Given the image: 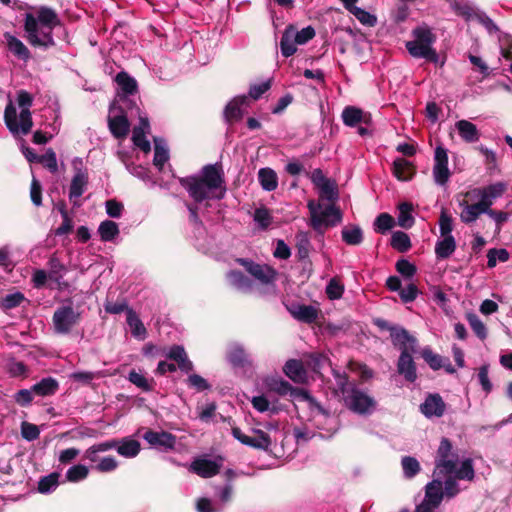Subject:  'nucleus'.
<instances>
[{"mask_svg": "<svg viewBox=\"0 0 512 512\" xmlns=\"http://www.w3.org/2000/svg\"><path fill=\"white\" fill-rule=\"evenodd\" d=\"M59 25L60 19L57 13L52 8L41 6L35 13L25 14V37L33 47L54 46L53 30Z\"/></svg>", "mask_w": 512, "mask_h": 512, "instance_id": "nucleus-1", "label": "nucleus"}, {"mask_svg": "<svg viewBox=\"0 0 512 512\" xmlns=\"http://www.w3.org/2000/svg\"><path fill=\"white\" fill-rule=\"evenodd\" d=\"M221 162L215 164L205 165L200 175L188 176L181 179V185L188 191L190 197L197 203L208 199L209 193L219 188L223 189L221 195L217 196L222 198L225 192L224 175Z\"/></svg>", "mask_w": 512, "mask_h": 512, "instance_id": "nucleus-2", "label": "nucleus"}, {"mask_svg": "<svg viewBox=\"0 0 512 512\" xmlns=\"http://www.w3.org/2000/svg\"><path fill=\"white\" fill-rule=\"evenodd\" d=\"M33 96L26 90L17 91V111L16 105L9 100L4 110V122L9 132L15 136H26L33 128L32 113L30 111L33 105Z\"/></svg>", "mask_w": 512, "mask_h": 512, "instance_id": "nucleus-3", "label": "nucleus"}, {"mask_svg": "<svg viewBox=\"0 0 512 512\" xmlns=\"http://www.w3.org/2000/svg\"><path fill=\"white\" fill-rule=\"evenodd\" d=\"M307 208L310 213V226L321 235L325 233L327 228L335 227L341 223L343 218L340 208L335 204H329L324 210L319 211L321 204L310 200L307 203Z\"/></svg>", "mask_w": 512, "mask_h": 512, "instance_id": "nucleus-4", "label": "nucleus"}, {"mask_svg": "<svg viewBox=\"0 0 512 512\" xmlns=\"http://www.w3.org/2000/svg\"><path fill=\"white\" fill-rule=\"evenodd\" d=\"M268 389L275 392L279 396L289 395L292 399L305 401L309 404L311 409L317 410L319 414L327 415L324 407L313 397L308 390L294 387L288 381L281 378H272L267 382Z\"/></svg>", "mask_w": 512, "mask_h": 512, "instance_id": "nucleus-5", "label": "nucleus"}, {"mask_svg": "<svg viewBox=\"0 0 512 512\" xmlns=\"http://www.w3.org/2000/svg\"><path fill=\"white\" fill-rule=\"evenodd\" d=\"M413 41L406 43L408 52L416 58H424L429 62H437L438 55L435 49L431 47L435 41V35L428 28H417L414 30Z\"/></svg>", "mask_w": 512, "mask_h": 512, "instance_id": "nucleus-6", "label": "nucleus"}, {"mask_svg": "<svg viewBox=\"0 0 512 512\" xmlns=\"http://www.w3.org/2000/svg\"><path fill=\"white\" fill-rule=\"evenodd\" d=\"M458 460L459 457L453 450L452 442L443 437L436 452L434 473L441 476L453 474Z\"/></svg>", "mask_w": 512, "mask_h": 512, "instance_id": "nucleus-7", "label": "nucleus"}, {"mask_svg": "<svg viewBox=\"0 0 512 512\" xmlns=\"http://www.w3.org/2000/svg\"><path fill=\"white\" fill-rule=\"evenodd\" d=\"M68 302L69 305H62L53 313L52 322L57 334H69L81 321V313L73 308L70 300Z\"/></svg>", "mask_w": 512, "mask_h": 512, "instance_id": "nucleus-8", "label": "nucleus"}, {"mask_svg": "<svg viewBox=\"0 0 512 512\" xmlns=\"http://www.w3.org/2000/svg\"><path fill=\"white\" fill-rule=\"evenodd\" d=\"M345 406L359 415L371 414L376 407V401L367 393L352 386L348 395L344 397Z\"/></svg>", "mask_w": 512, "mask_h": 512, "instance_id": "nucleus-9", "label": "nucleus"}, {"mask_svg": "<svg viewBox=\"0 0 512 512\" xmlns=\"http://www.w3.org/2000/svg\"><path fill=\"white\" fill-rule=\"evenodd\" d=\"M505 191L506 184H504L503 182H497L485 187L474 188L468 191L465 194V196L471 200L479 198L478 203L486 212L489 209H491V206L493 205L494 201L500 198Z\"/></svg>", "mask_w": 512, "mask_h": 512, "instance_id": "nucleus-10", "label": "nucleus"}, {"mask_svg": "<svg viewBox=\"0 0 512 512\" xmlns=\"http://www.w3.org/2000/svg\"><path fill=\"white\" fill-rule=\"evenodd\" d=\"M231 433L235 439H237L241 444L246 445L248 447L263 450L265 452L271 451L272 439L263 430L255 429V436H247L245 435L239 427H232Z\"/></svg>", "mask_w": 512, "mask_h": 512, "instance_id": "nucleus-11", "label": "nucleus"}, {"mask_svg": "<svg viewBox=\"0 0 512 512\" xmlns=\"http://www.w3.org/2000/svg\"><path fill=\"white\" fill-rule=\"evenodd\" d=\"M236 262L262 284H272L276 280L277 271L271 266L261 265L247 258H237Z\"/></svg>", "mask_w": 512, "mask_h": 512, "instance_id": "nucleus-12", "label": "nucleus"}, {"mask_svg": "<svg viewBox=\"0 0 512 512\" xmlns=\"http://www.w3.org/2000/svg\"><path fill=\"white\" fill-rule=\"evenodd\" d=\"M143 438L152 447L161 451L172 450L176 445V436L167 431L158 432L152 429H148L143 434Z\"/></svg>", "mask_w": 512, "mask_h": 512, "instance_id": "nucleus-13", "label": "nucleus"}, {"mask_svg": "<svg viewBox=\"0 0 512 512\" xmlns=\"http://www.w3.org/2000/svg\"><path fill=\"white\" fill-rule=\"evenodd\" d=\"M117 110L118 114L108 116V128L115 139L124 140L130 132V122L122 107Z\"/></svg>", "mask_w": 512, "mask_h": 512, "instance_id": "nucleus-14", "label": "nucleus"}, {"mask_svg": "<svg viewBox=\"0 0 512 512\" xmlns=\"http://www.w3.org/2000/svg\"><path fill=\"white\" fill-rule=\"evenodd\" d=\"M75 175L73 176L69 188V199L73 201L75 207H80L81 203L76 199L81 197L88 185V173L86 170L75 167Z\"/></svg>", "mask_w": 512, "mask_h": 512, "instance_id": "nucleus-15", "label": "nucleus"}, {"mask_svg": "<svg viewBox=\"0 0 512 512\" xmlns=\"http://www.w3.org/2000/svg\"><path fill=\"white\" fill-rule=\"evenodd\" d=\"M341 117L343 123L348 127H356L360 124L370 125L372 122L371 114L356 106H346Z\"/></svg>", "mask_w": 512, "mask_h": 512, "instance_id": "nucleus-16", "label": "nucleus"}, {"mask_svg": "<svg viewBox=\"0 0 512 512\" xmlns=\"http://www.w3.org/2000/svg\"><path fill=\"white\" fill-rule=\"evenodd\" d=\"M115 82L121 90V92L118 93L119 101L124 104L130 103L129 96L135 95L138 92L136 80L127 72L121 71L116 75Z\"/></svg>", "mask_w": 512, "mask_h": 512, "instance_id": "nucleus-17", "label": "nucleus"}, {"mask_svg": "<svg viewBox=\"0 0 512 512\" xmlns=\"http://www.w3.org/2000/svg\"><path fill=\"white\" fill-rule=\"evenodd\" d=\"M446 410V404L442 397L435 393L429 394L420 405V411L428 418L442 417Z\"/></svg>", "mask_w": 512, "mask_h": 512, "instance_id": "nucleus-18", "label": "nucleus"}, {"mask_svg": "<svg viewBox=\"0 0 512 512\" xmlns=\"http://www.w3.org/2000/svg\"><path fill=\"white\" fill-rule=\"evenodd\" d=\"M149 130L150 124L146 117H140L139 124L132 130L133 144L145 154L149 153L151 150L150 142L146 138V134L149 133Z\"/></svg>", "mask_w": 512, "mask_h": 512, "instance_id": "nucleus-19", "label": "nucleus"}, {"mask_svg": "<svg viewBox=\"0 0 512 512\" xmlns=\"http://www.w3.org/2000/svg\"><path fill=\"white\" fill-rule=\"evenodd\" d=\"M412 353V351H408V349L404 348L397 363L398 373L402 375L406 381L411 383L417 379L416 365L412 358Z\"/></svg>", "mask_w": 512, "mask_h": 512, "instance_id": "nucleus-20", "label": "nucleus"}, {"mask_svg": "<svg viewBox=\"0 0 512 512\" xmlns=\"http://www.w3.org/2000/svg\"><path fill=\"white\" fill-rule=\"evenodd\" d=\"M244 105H247L246 96H237L226 105L223 115L227 124L233 125L243 118Z\"/></svg>", "mask_w": 512, "mask_h": 512, "instance_id": "nucleus-21", "label": "nucleus"}, {"mask_svg": "<svg viewBox=\"0 0 512 512\" xmlns=\"http://www.w3.org/2000/svg\"><path fill=\"white\" fill-rule=\"evenodd\" d=\"M283 371L295 383L303 384L307 381V371L301 360L289 359L285 363Z\"/></svg>", "mask_w": 512, "mask_h": 512, "instance_id": "nucleus-22", "label": "nucleus"}, {"mask_svg": "<svg viewBox=\"0 0 512 512\" xmlns=\"http://www.w3.org/2000/svg\"><path fill=\"white\" fill-rule=\"evenodd\" d=\"M443 483L441 480L434 479L426 485L425 498L422 503H427L433 508H437L443 500Z\"/></svg>", "mask_w": 512, "mask_h": 512, "instance_id": "nucleus-23", "label": "nucleus"}, {"mask_svg": "<svg viewBox=\"0 0 512 512\" xmlns=\"http://www.w3.org/2000/svg\"><path fill=\"white\" fill-rule=\"evenodd\" d=\"M390 336L393 344L395 346L398 345L401 352L404 348L408 349V351L415 352L417 340L414 336L410 335L406 329L395 327Z\"/></svg>", "mask_w": 512, "mask_h": 512, "instance_id": "nucleus-24", "label": "nucleus"}, {"mask_svg": "<svg viewBox=\"0 0 512 512\" xmlns=\"http://www.w3.org/2000/svg\"><path fill=\"white\" fill-rule=\"evenodd\" d=\"M167 358L177 363L178 368L185 373L194 369L193 363L189 360L183 346L173 345L167 353Z\"/></svg>", "mask_w": 512, "mask_h": 512, "instance_id": "nucleus-25", "label": "nucleus"}, {"mask_svg": "<svg viewBox=\"0 0 512 512\" xmlns=\"http://www.w3.org/2000/svg\"><path fill=\"white\" fill-rule=\"evenodd\" d=\"M191 467L200 477L210 478L220 472L221 465L209 459H196Z\"/></svg>", "mask_w": 512, "mask_h": 512, "instance_id": "nucleus-26", "label": "nucleus"}, {"mask_svg": "<svg viewBox=\"0 0 512 512\" xmlns=\"http://www.w3.org/2000/svg\"><path fill=\"white\" fill-rule=\"evenodd\" d=\"M290 313L295 319L312 324L318 319L319 310L312 305L299 304L290 309Z\"/></svg>", "mask_w": 512, "mask_h": 512, "instance_id": "nucleus-27", "label": "nucleus"}, {"mask_svg": "<svg viewBox=\"0 0 512 512\" xmlns=\"http://www.w3.org/2000/svg\"><path fill=\"white\" fill-rule=\"evenodd\" d=\"M4 37L7 42V47L9 51L18 59L23 61H28L31 57L30 50L26 47V45L19 40L17 37L13 36L10 33H5Z\"/></svg>", "mask_w": 512, "mask_h": 512, "instance_id": "nucleus-28", "label": "nucleus"}, {"mask_svg": "<svg viewBox=\"0 0 512 512\" xmlns=\"http://www.w3.org/2000/svg\"><path fill=\"white\" fill-rule=\"evenodd\" d=\"M229 284L241 292H249L252 289V280L240 270H230L226 273Z\"/></svg>", "mask_w": 512, "mask_h": 512, "instance_id": "nucleus-29", "label": "nucleus"}, {"mask_svg": "<svg viewBox=\"0 0 512 512\" xmlns=\"http://www.w3.org/2000/svg\"><path fill=\"white\" fill-rule=\"evenodd\" d=\"M116 450L119 455L125 458H133L139 454L141 445L139 441L131 437H123L118 439V446H116Z\"/></svg>", "mask_w": 512, "mask_h": 512, "instance_id": "nucleus-30", "label": "nucleus"}, {"mask_svg": "<svg viewBox=\"0 0 512 512\" xmlns=\"http://www.w3.org/2000/svg\"><path fill=\"white\" fill-rule=\"evenodd\" d=\"M167 162H151L155 169L159 172H162L165 168ZM126 168L132 174H135L139 178L148 179L150 178V170L148 165L150 162H145V165L142 163L137 164L136 162H125Z\"/></svg>", "mask_w": 512, "mask_h": 512, "instance_id": "nucleus-31", "label": "nucleus"}, {"mask_svg": "<svg viewBox=\"0 0 512 512\" xmlns=\"http://www.w3.org/2000/svg\"><path fill=\"white\" fill-rule=\"evenodd\" d=\"M49 270V279L57 283L59 287H68L67 282H61L63 278V274L67 271L65 265L60 261L58 257L52 255L48 260Z\"/></svg>", "mask_w": 512, "mask_h": 512, "instance_id": "nucleus-32", "label": "nucleus"}, {"mask_svg": "<svg viewBox=\"0 0 512 512\" xmlns=\"http://www.w3.org/2000/svg\"><path fill=\"white\" fill-rule=\"evenodd\" d=\"M460 137L468 142L473 143L479 140L480 134L475 124L468 120H459L455 124Z\"/></svg>", "mask_w": 512, "mask_h": 512, "instance_id": "nucleus-33", "label": "nucleus"}, {"mask_svg": "<svg viewBox=\"0 0 512 512\" xmlns=\"http://www.w3.org/2000/svg\"><path fill=\"white\" fill-rule=\"evenodd\" d=\"M391 171L400 181H409L416 173L414 162H392Z\"/></svg>", "mask_w": 512, "mask_h": 512, "instance_id": "nucleus-34", "label": "nucleus"}, {"mask_svg": "<svg viewBox=\"0 0 512 512\" xmlns=\"http://www.w3.org/2000/svg\"><path fill=\"white\" fill-rule=\"evenodd\" d=\"M59 389V383L55 378L46 377L32 386L34 394L42 397L54 395Z\"/></svg>", "mask_w": 512, "mask_h": 512, "instance_id": "nucleus-35", "label": "nucleus"}, {"mask_svg": "<svg viewBox=\"0 0 512 512\" xmlns=\"http://www.w3.org/2000/svg\"><path fill=\"white\" fill-rule=\"evenodd\" d=\"M296 45H298V43L296 42V40H294L293 26L289 25L284 30L280 41L282 55L284 57H290L294 55L297 51Z\"/></svg>", "mask_w": 512, "mask_h": 512, "instance_id": "nucleus-36", "label": "nucleus"}, {"mask_svg": "<svg viewBox=\"0 0 512 512\" xmlns=\"http://www.w3.org/2000/svg\"><path fill=\"white\" fill-rule=\"evenodd\" d=\"M456 250V241L453 236H445L438 240L435 245V254L437 259H447Z\"/></svg>", "mask_w": 512, "mask_h": 512, "instance_id": "nucleus-37", "label": "nucleus"}, {"mask_svg": "<svg viewBox=\"0 0 512 512\" xmlns=\"http://www.w3.org/2000/svg\"><path fill=\"white\" fill-rule=\"evenodd\" d=\"M342 240L351 246L360 245L363 242V231L358 225H348L341 231Z\"/></svg>", "mask_w": 512, "mask_h": 512, "instance_id": "nucleus-38", "label": "nucleus"}, {"mask_svg": "<svg viewBox=\"0 0 512 512\" xmlns=\"http://www.w3.org/2000/svg\"><path fill=\"white\" fill-rule=\"evenodd\" d=\"M461 205L464 206V209L461 212L460 218L466 224L475 222L481 214L485 213L478 202L468 204L467 201H463Z\"/></svg>", "mask_w": 512, "mask_h": 512, "instance_id": "nucleus-39", "label": "nucleus"}, {"mask_svg": "<svg viewBox=\"0 0 512 512\" xmlns=\"http://www.w3.org/2000/svg\"><path fill=\"white\" fill-rule=\"evenodd\" d=\"M317 188H319L320 200H327L330 204H335L338 200L339 191L334 180L325 181V183L317 186Z\"/></svg>", "mask_w": 512, "mask_h": 512, "instance_id": "nucleus-40", "label": "nucleus"}, {"mask_svg": "<svg viewBox=\"0 0 512 512\" xmlns=\"http://www.w3.org/2000/svg\"><path fill=\"white\" fill-rule=\"evenodd\" d=\"M98 233L103 242H111L119 235V226L112 220H104L98 227Z\"/></svg>", "mask_w": 512, "mask_h": 512, "instance_id": "nucleus-41", "label": "nucleus"}, {"mask_svg": "<svg viewBox=\"0 0 512 512\" xmlns=\"http://www.w3.org/2000/svg\"><path fill=\"white\" fill-rule=\"evenodd\" d=\"M258 179L262 188L266 191H274L278 186V177L274 170L262 168L258 172Z\"/></svg>", "mask_w": 512, "mask_h": 512, "instance_id": "nucleus-42", "label": "nucleus"}, {"mask_svg": "<svg viewBox=\"0 0 512 512\" xmlns=\"http://www.w3.org/2000/svg\"><path fill=\"white\" fill-rule=\"evenodd\" d=\"M126 320L131 328V334L135 338L144 339L146 337L147 330L134 310H128Z\"/></svg>", "mask_w": 512, "mask_h": 512, "instance_id": "nucleus-43", "label": "nucleus"}, {"mask_svg": "<svg viewBox=\"0 0 512 512\" xmlns=\"http://www.w3.org/2000/svg\"><path fill=\"white\" fill-rule=\"evenodd\" d=\"M398 209H399L398 225L404 229L411 228L415 223V219L411 215V212L413 210L412 203H410V202L400 203L398 206Z\"/></svg>", "mask_w": 512, "mask_h": 512, "instance_id": "nucleus-44", "label": "nucleus"}, {"mask_svg": "<svg viewBox=\"0 0 512 512\" xmlns=\"http://www.w3.org/2000/svg\"><path fill=\"white\" fill-rule=\"evenodd\" d=\"M305 363L313 372L320 374L325 365L330 364V359L323 353H310L305 356Z\"/></svg>", "mask_w": 512, "mask_h": 512, "instance_id": "nucleus-45", "label": "nucleus"}, {"mask_svg": "<svg viewBox=\"0 0 512 512\" xmlns=\"http://www.w3.org/2000/svg\"><path fill=\"white\" fill-rule=\"evenodd\" d=\"M297 257L300 261L308 259L310 252V238L307 232L299 231L296 236Z\"/></svg>", "mask_w": 512, "mask_h": 512, "instance_id": "nucleus-46", "label": "nucleus"}, {"mask_svg": "<svg viewBox=\"0 0 512 512\" xmlns=\"http://www.w3.org/2000/svg\"><path fill=\"white\" fill-rule=\"evenodd\" d=\"M390 245L392 248L401 253L407 252L412 246L410 237L408 234L402 231L393 232Z\"/></svg>", "mask_w": 512, "mask_h": 512, "instance_id": "nucleus-47", "label": "nucleus"}, {"mask_svg": "<svg viewBox=\"0 0 512 512\" xmlns=\"http://www.w3.org/2000/svg\"><path fill=\"white\" fill-rule=\"evenodd\" d=\"M230 364L234 367H244L248 362L247 354L240 345H234L227 353Z\"/></svg>", "mask_w": 512, "mask_h": 512, "instance_id": "nucleus-48", "label": "nucleus"}, {"mask_svg": "<svg viewBox=\"0 0 512 512\" xmlns=\"http://www.w3.org/2000/svg\"><path fill=\"white\" fill-rule=\"evenodd\" d=\"M394 225L395 220L388 213H380L373 223L375 232L380 234H385L386 232L391 230L394 227Z\"/></svg>", "mask_w": 512, "mask_h": 512, "instance_id": "nucleus-49", "label": "nucleus"}, {"mask_svg": "<svg viewBox=\"0 0 512 512\" xmlns=\"http://www.w3.org/2000/svg\"><path fill=\"white\" fill-rule=\"evenodd\" d=\"M466 320L468 321L471 329L479 339L484 340L487 338V328L485 324L481 321V319L478 317V315L472 312L467 313Z\"/></svg>", "mask_w": 512, "mask_h": 512, "instance_id": "nucleus-50", "label": "nucleus"}, {"mask_svg": "<svg viewBox=\"0 0 512 512\" xmlns=\"http://www.w3.org/2000/svg\"><path fill=\"white\" fill-rule=\"evenodd\" d=\"M404 476L408 479L415 477L420 472L419 461L412 456H404L401 459Z\"/></svg>", "mask_w": 512, "mask_h": 512, "instance_id": "nucleus-51", "label": "nucleus"}, {"mask_svg": "<svg viewBox=\"0 0 512 512\" xmlns=\"http://www.w3.org/2000/svg\"><path fill=\"white\" fill-rule=\"evenodd\" d=\"M59 477L60 474L58 472H52L47 476L41 477L38 482V491L42 494L49 493L58 486Z\"/></svg>", "mask_w": 512, "mask_h": 512, "instance_id": "nucleus-52", "label": "nucleus"}, {"mask_svg": "<svg viewBox=\"0 0 512 512\" xmlns=\"http://www.w3.org/2000/svg\"><path fill=\"white\" fill-rule=\"evenodd\" d=\"M26 298L23 293L21 292H15L12 294H7L6 296L2 297L0 300V308L4 311L16 308L22 304L23 301H25Z\"/></svg>", "mask_w": 512, "mask_h": 512, "instance_id": "nucleus-53", "label": "nucleus"}, {"mask_svg": "<svg viewBox=\"0 0 512 512\" xmlns=\"http://www.w3.org/2000/svg\"><path fill=\"white\" fill-rule=\"evenodd\" d=\"M447 164L448 162H435L433 167V177L438 185H445L451 176V172Z\"/></svg>", "mask_w": 512, "mask_h": 512, "instance_id": "nucleus-54", "label": "nucleus"}, {"mask_svg": "<svg viewBox=\"0 0 512 512\" xmlns=\"http://www.w3.org/2000/svg\"><path fill=\"white\" fill-rule=\"evenodd\" d=\"M89 469L82 464L73 465L66 472V479L69 482L76 483L88 477Z\"/></svg>", "mask_w": 512, "mask_h": 512, "instance_id": "nucleus-55", "label": "nucleus"}, {"mask_svg": "<svg viewBox=\"0 0 512 512\" xmlns=\"http://www.w3.org/2000/svg\"><path fill=\"white\" fill-rule=\"evenodd\" d=\"M105 311L109 314H120L122 312H126V316L128 315V310H133L128 306V303L126 299L117 300L116 302H113L112 300L107 297L105 303H104Z\"/></svg>", "mask_w": 512, "mask_h": 512, "instance_id": "nucleus-56", "label": "nucleus"}, {"mask_svg": "<svg viewBox=\"0 0 512 512\" xmlns=\"http://www.w3.org/2000/svg\"><path fill=\"white\" fill-rule=\"evenodd\" d=\"M422 358L433 370H439L444 365V359L439 354H435L430 348H425L421 352Z\"/></svg>", "mask_w": 512, "mask_h": 512, "instance_id": "nucleus-57", "label": "nucleus"}, {"mask_svg": "<svg viewBox=\"0 0 512 512\" xmlns=\"http://www.w3.org/2000/svg\"><path fill=\"white\" fill-rule=\"evenodd\" d=\"M453 473H455L456 479L469 480V481L473 480L474 476H475V472H474L472 460L469 458L465 459L462 462L460 468L459 469L455 468V471Z\"/></svg>", "mask_w": 512, "mask_h": 512, "instance_id": "nucleus-58", "label": "nucleus"}, {"mask_svg": "<svg viewBox=\"0 0 512 512\" xmlns=\"http://www.w3.org/2000/svg\"><path fill=\"white\" fill-rule=\"evenodd\" d=\"M396 271L405 279H411L417 273V267L407 259H399L395 264Z\"/></svg>", "mask_w": 512, "mask_h": 512, "instance_id": "nucleus-59", "label": "nucleus"}, {"mask_svg": "<svg viewBox=\"0 0 512 512\" xmlns=\"http://www.w3.org/2000/svg\"><path fill=\"white\" fill-rule=\"evenodd\" d=\"M325 292L330 300L340 299L344 293V285L334 277L328 282Z\"/></svg>", "mask_w": 512, "mask_h": 512, "instance_id": "nucleus-60", "label": "nucleus"}, {"mask_svg": "<svg viewBox=\"0 0 512 512\" xmlns=\"http://www.w3.org/2000/svg\"><path fill=\"white\" fill-rule=\"evenodd\" d=\"M487 266L493 268L497 264V259L501 262H506L509 259V253L506 249L492 248L487 253Z\"/></svg>", "mask_w": 512, "mask_h": 512, "instance_id": "nucleus-61", "label": "nucleus"}, {"mask_svg": "<svg viewBox=\"0 0 512 512\" xmlns=\"http://www.w3.org/2000/svg\"><path fill=\"white\" fill-rule=\"evenodd\" d=\"M128 380L138 388H141L143 391L150 392L153 390V386L149 383V381L134 369L129 372Z\"/></svg>", "mask_w": 512, "mask_h": 512, "instance_id": "nucleus-62", "label": "nucleus"}, {"mask_svg": "<svg viewBox=\"0 0 512 512\" xmlns=\"http://www.w3.org/2000/svg\"><path fill=\"white\" fill-rule=\"evenodd\" d=\"M169 157V149L166 141L162 138H154L153 160H169Z\"/></svg>", "mask_w": 512, "mask_h": 512, "instance_id": "nucleus-63", "label": "nucleus"}, {"mask_svg": "<svg viewBox=\"0 0 512 512\" xmlns=\"http://www.w3.org/2000/svg\"><path fill=\"white\" fill-rule=\"evenodd\" d=\"M398 294L403 303H411L417 298L419 289L415 283H409L405 288L402 287Z\"/></svg>", "mask_w": 512, "mask_h": 512, "instance_id": "nucleus-64", "label": "nucleus"}]
</instances>
